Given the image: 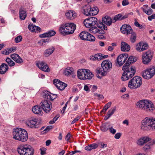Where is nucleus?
I'll list each match as a JSON object with an SVG mask.
<instances>
[{"instance_id": "f257e3e1", "label": "nucleus", "mask_w": 155, "mask_h": 155, "mask_svg": "<svg viewBox=\"0 0 155 155\" xmlns=\"http://www.w3.org/2000/svg\"><path fill=\"white\" fill-rule=\"evenodd\" d=\"M13 135L14 139L22 142L26 141L28 138L27 132L24 129L20 128L14 129Z\"/></svg>"}, {"instance_id": "f03ea898", "label": "nucleus", "mask_w": 155, "mask_h": 155, "mask_svg": "<svg viewBox=\"0 0 155 155\" xmlns=\"http://www.w3.org/2000/svg\"><path fill=\"white\" fill-rule=\"evenodd\" d=\"M102 68H98L95 70L97 74H100L101 76H105L107 72L110 71L112 68V64L109 61L105 60L101 64Z\"/></svg>"}, {"instance_id": "7ed1b4c3", "label": "nucleus", "mask_w": 155, "mask_h": 155, "mask_svg": "<svg viewBox=\"0 0 155 155\" xmlns=\"http://www.w3.org/2000/svg\"><path fill=\"white\" fill-rule=\"evenodd\" d=\"M136 106L137 108L142 109L147 112L152 111L155 109L152 102L147 100L139 101L136 103Z\"/></svg>"}, {"instance_id": "20e7f679", "label": "nucleus", "mask_w": 155, "mask_h": 155, "mask_svg": "<svg viewBox=\"0 0 155 155\" xmlns=\"http://www.w3.org/2000/svg\"><path fill=\"white\" fill-rule=\"evenodd\" d=\"M76 28V25L74 23H67L61 25L59 31L61 34L65 35L73 33Z\"/></svg>"}, {"instance_id": "39448f33", "label": "nucleus", "mask_w": 155, "mask_h": 155, "mask_svg": "<svg viewBox=\"0 0 155 155\" xmlns=\"http://www.w3.org/2000/svg\"><path fill=\"white\" fill-rule=\"evenodd\" d=\"M141 128L143 130L155 129V119L147 117L142 121Z\"/></svg>"}, {"instance_id": "423d86ee", "label": "nucleus", "mask_w": 155, "mask_h": 155, "mask_svg": "<svg viewBox=\"0 0 155 155\" xmlns=\"http://www.w3.org/2000/svg\"><path fill=\"white\" fill-rule=\"evenodd\" d=\"M122 69L124 71L121 78L122 80L124 81L127 80L131 78L134 75L136 72L135 68L133 66L129 68V67L124 65Z\"/></svg>"}, {"instance_id": "0eeeda50", "label": "nucleus", "mask_w": 155, "mask_h": 155, "mask_svg": "<svg viewBox=\"0 0 155 155\" xmlns=\"http://www.w3.org/2000/svg\"><path fill=\"white\" fill-rule=\"evenodd\" d=\"M17 150L20 155H33L34 152L33 148L31 146L26 144L19 146Z\"/></svg>"}, {"instance_id": "6e6552de", "label": "nucleus", "mask_w": 155, "mask_h": 155, "mask_svg": "<svg viewBox=\"0 0 155 155\" xmlns=\"http://www.w3.org/2000/svg\"><path fill=\"white\" fill-rule=\"evenodd\" d=\"M142 83L140 77H134L129 82L128 86L131 89H136L140 87Z\"/></svg>"}, {"instance_id": "1a4fd4ad", "label": "nucleus", "mask_w": 155, "mask_h": 155, "mask_svg": "<svg viewBox=\"0 0 155 155\" xmlns=\"http://www.w3.org/2000/svg\"><path fill=\"white\" fill-rule=\"evenodd\" d=\"M112 23V20L111 18L108 16H105L102 18V22L99 21V24H97V26L99 28H103L104 30H107V26L105 25H110Z\"/></svg>"}, {"instance_id": "9d476101", "label": "nucleus", "mask_w": 155, "mask_h": 155, "mask_svg": "<svg viewBox=\"0 0 155 155\" xmlns=\"http://www.w3.org/2000/svg\"><path fill=\"white\" fill-rule=\"evenodd\" d=\"M41 107L46 113H48L52 107L51 103L49 100H42L40 104Z\"/></svg>"}, {"instance_id": "9b49d317", "label": "nucleus", "mask_w": 155, "mask_h": 155, "mask_svg": "<svg viewBox=\"0 0 155 155\" xmlns=\"http://www.w3.org/2000/svg\"><path fill=\"white\" fill-rule=\"evenodd\" d=\"M155 74V67L153 66L147 69L143 73L142 76L145 79H149L152 77Z\"/></svg>"}, {"instance_id": "f8f14e48", "label": "nucleus", "mask_w": 155, "mask_h": 155, "mask_svg": "<svg viewBox=\"0 0 155 155\" xmlns=\"http://www.w3.org/2000/svg\"><path fill=\"white\" fill-rule=\"evenodd\" d=\"M28 126L31 128H36L39 127L40 122L36 118L31 117L29 118L26 122Z\"/></svg>"}, {"instance_id": "ddd939ff", "label": "nucleus", "mask_w": 155, "mask_h": 155, "mask_svg": "<svg viewBox=\"0 0 155 155\" xmlns=\"http://www.w3.org/2000/svg\"><path fill=\"white\" fill-rule=\"evenodd\" d=\"M153 57V53L148 51L143 55L142 61L144 64H147L150 62Z\"/></svg>"}, {"instance_id": "4468645a", "label": "nucleus", "mask_w": 155, "mask_h": 155, "mask_svg": "<svg viewBox=\"0 0 155 155\" xmlns=\"http://www.w3.org/2000/svg\"><path fill=\"white\" fill-rule=\"evenodd\" d=\"M53 83L55 85L57 88L61 91L64 90L65 87L67 86V84L57 79H55L54 80Z\"/></svg>"}, {"instance_id": "2eb2a0df", "label": "nucleus", "mask_w": 155, "mask_h": 155, "mask_svg": "<svg viewBox=\"0 0 155 155\" xmlns=\"http://www.w3.org/2000/svg\"><path fill=\"white\" fill-rule=\"evenodd\" d=\"M128 57V55L127 54L119 55L117 58V63L120 66H122L126 61Z\"/></svg>"}, {"instance_id": "dca6fc26", "label": "nucleus", "mask_w": 155, "mask_h": 155, "mask_svg": "<svg viewBox=\"0 0 155 155\" xmlns=\"http://www.w3.org/2000/svg\"><path fill=\"white\" fill-rule=\"evenodd\" d=\"M122 33L127 34H130L132 33L133 30L131 26L129 25H123L120 28Z\"/></svg>"}, {"instance_id": "f3484780", "label": "nucleus", "mask_w": 155, "mask_h": 155, "mask_svg": "<svg viewBox=\"0 0 155 155\" xmlns=\"http://www.w3.org/2000/svg\"><path fill=\"white\" fill-rule=\"evenodd\" d=\"M37 66L41 70L46 72L50 71V69L45 63L43 62H39L36 64Z\"/></svg>"}, {"instance_id": "a211bd4d", "label": "nucleus", "mask_w": 155, "mask_h": 155, "mask_svg": "<svg viewBox=\"0 0 155 155\" xmlns=\"http://www.w3.org/2000/svg\"><path fill=\"white\" fill-rule=\"evenodd\" d=\"M65 15L68 19L71 20L74 19L77 16L76 13L73 10H68L66 12Z\"/></svg>"}, {"instance_id": "6ab92c4d", "label": "nucleus", "mask_w": 155, "mask_h": 155, "mask_svg": "<svg viewBox=\"0 0 155 155\" xmlns=\"http://www.w3.org/2000/svg\"><path fill=\"white\" fill-rule=\"evenodd\" d=\"M12 59L16 63L21 64L23 62L22 59L18 54H13L10 56Z\"/></svg>"}, {"instance_id": "aec40b11", "label": "nucleus", "mask_w": 155, "mask_h": 155, "mask_svg": "<svg viewBox=\"0 0 155 155\" xmlns=\"http://www.w3.org/2000/svg\"><path fill=\"white\" fill-rule=\"evenodd\" d=\"M151 140V138L148 137H141L138 140L137 143L138 145L142 146L144 144V143H146Z\"/></svg>"}, {"instance_id": "412c9836", "label": "nucleus", "mask_w": 155, "mask_h": 155, "mask_svg": "<svg viewBox=\"0 0 155 155\" xmlns=\"http://www.w3.org/2000/svg\"><path fill=\"white\" fill-rule=\"evenodd\" d=\"M148 48V45L147 44L140 42L136 49L138 51H142L147 49Z\"/></svg>"}, {"instance_id": "4be33fe9", "label": "nucleus", "mask_w": 155, "mask_h": 155, "mask_svg": "<svg viewBox=\"0 0 155 155\" xmlns=\"http://www.w3.org/2000/svg\"><path fill=\"white\" fill-rule=\"evenodd\" d=\"M91 6L87 5L84 6L82 8V10L83 13L85 15L87 16H91V13L89 12H90Z\"/></svg>"}, {"instance_id": "5701e85b", "label": "nucleus", "mask_w": 155, "mask_h": 155, "mask_svg": "<svg viewBox=\"0 0 155 155\" xmlns=\"http://www.w3.org/2000/svg\"><path fill=\"white\" fill-rule=\"evenodd\" d=\"M55 50L54 47L53 46L46 49L44 51V55L45 57H48L52 54Z\"/></svg>"}, {"instance_id": "b1692460", "label": "nucleus", "mask_w": 155, "mask_h": 155, "mask_svg": "<svg viewBox=\"0 0 155 155\" xmlns=\"http://www.w3.org/2000/svg\"><path fill=\"white\" fill-rule=\"evenodd\" d=\"M85 80H91L93 77L94 75L92 72L87 69H85Z\"/></svg>"}, {"instance_id": "393cba45", "label": "nucleus", "mask_w": 155, "mask_h": 155, "mask_svg": "<svg viewBox=\"0 0 155 155\" xmlns=\"http://www.w3.org/2000/svg\"><path fill=\"white\" fill-rule=\"evenodd\" d=\"M121 50L123 51H128L130 49V46L126 42L122 41L121 43Z\"/></svg>"}, {"instance_id": "a878e982", "label": "nucleus", "mask_w": 155, "mask_h": 155, "mask_svg": "<svg viewBox=\"0 0 155 155\" xmlns=\"http://www.w3.org/2000/svg\"><path fill=\"white\" fill-rule=\"evenodd\" d=\"M85 74V69H80L77 71L78 77L80 80H84Z\"/></svg>"}, {"instance_id": "bb28decb", "label": "nucleus", "mask_w": 155, "mask_h": 155, "mask_svg": "<svg viewBox=\"0 0 155 155\" xmlns=\"http://www.w3.org/2000/svg\"><path fill=\"white\" fill-rule=\"evenodd\" d=\"M56 33L54 30H50L47 32L44 33L40 35V37L41 38H44L46 37H51L54 36Z\"/></svg>"}, {"instance_id": "cd10ccee", "label": "nucleus", "mask_w": 155, "mask_h": 155, "mask_svg": "<svg viewBox=\"0 0 155 155\" xmlns=\"http://www.w3.org/2000/svg\"><path fill=\"white\" fill-rule=\"evenodd\" d=\"M8 67L6 64L2 63L0 66V74H4L8 70Z\"/></svg>"}, {"instance_id": "c85d7f7f", "label": "nucleus", "mask_w": 155, "mask_h": 155, "mask_svg": "<svg viewBox=\"0 0 155 155\" xmlns=\"http://www.w3.org/2000/svg\"><path fill=\"white\" fill-rule=\"evenodd\" d=\"M40 107V106L38 105L35 106L32 109V112L35 114L39 115H41L42 110Z\"/></svg>"}, {"instance_id": "c756f323", "label": "nucleus", "mask_w": 155, "mask_h": 155, "mask_svg": "<svg viewBox=\"0 0 155 155\" xmlns=\"http://www.w3.org/2000/svg\"><path fill=\"white\" fill-rule=\"evenodd\" d=\"M137 60V58L135 57L132 56H130L124 65H125L126 66L129 67V65L130 64L132 63H134Z\"/></svg>"}, {"instance_id": "7c9ffc66", "label": "nucleus", "mask_w": 155, "mask_h": 155, "mask_svg": "<svg viewBox=\"0 0 155 155\" xmlns=\"http://www.w3.org/2000/svg\"><path fill=\"white\" fill-rule=\"evenodd\" d=\"M102 54H95L94 55L91 56L90 57V60L92 61H99L102 60Z\"/></svg>"}, {"instance_id": "2f4dec72", "label": "nucleus", "mask_w": 155, "mask_h": 155, "mask_svg": "<svg viewBox=\"0 0 155 155\" xmlns=\"http://www.w3.org/2000/svg\"><path fill=\"white\" fill-rule=\"evenodd\" d=\"M116 106L114 107L113 108L110 109L107 113L104 118L105 120H107L111 115H112L114 113L116 110Z\"/></svg>"}, {"instance_id": "473e14b6", "label": "nucleus", "mask_w": 155, "mask_h": 155, "mask_svg": "<svg viewBox=\"0 0 155 155\" xmlns=\"http://www.w3.org/2000/svg\"><path fill=\"white\" fill-rule=\"evenodd\" d=\"M91 9L90 12H89L91 13V16L97 15L99 12L98 8L96 6L94 5L92 7L91 6Z\"/></svg>"}, {"instance_id": "72a5a7b5", "label": "nucleus", "mask_w": 155, "mask_h": 155, "mask_svg": "<svg viewBox=\"0 0 155 155\" xmlns=\"http://www.w3.org/2000/svg\"><path fill=\"white\" fill-rule=\"evenodd\" d=\"M98 144L97 143H93L86 146L85 147V149L87 150L90 151L92 150L97 148L98 147Z\"/></svg>"}, {"instance_id": "f704fd0d", "label": "nucleus", "mask_w": 155, "mask_h": 155, "mask_svg": "<svg viewBox=\"0 0 155 155\" xmlns=\"http://www.w3.org/2000/svg\"><path fill=\"white\" fill-rule=\"evenodd\" d=\"M90 21V22L91 24V26H94L95 25L97 26V24H99V21L97 18L95 17H90L87 19Z\"/></svg>"}, {"instance_id": "c9c22d12", "label": "nucleus", "mask_w": 155, "mask_h": 155, "mask_svg": "<svg viewBox=\"0 0 155 155\" xmlns=\"http://www.w3.org/2000/svg\"><path fill=\"white\" fill-rule=\"evenodd\" d=\"M20 18L21 20H24L27 16L26 12L22 9H20L19 11Z\"/></svg>"}, {"instance_id": "e433bc0d", "label": "nucleus", "mask_w": 155, "mask_h": 155, "mask_svg": "<svg viewBox=\"0 0 155 155\" xmlns=\"http://www.w3.org/2000/svg\"><path fill=\"white\" fill-rule=\"evenodd\" d=\"M88 32L84 31L81 32L79 36L80 38L83 40L86 41L87 39V37L88 34Z\"/></svg>"}, {"instance_id": "4c0bfd02", "label": "nucleus", "mask_w": 155, "mask_h": 155, "mask_svg": "<svg viewBox=\"0 0 155 155\" xmlns=\"http://www.w3.org/2000/svg\"><path fill=\"white\" fill-rule=\"evenodd\" d=\"M51 93L47 91H45L43 93V96L45 99L49 100L50 98H51L50 95Z\"/></svg>"}, {"instance_id": "58836bf2", "label": "nucleus", "mask_w": 155, "mask_h": 155, "mask_svg": "<svg viewBox=\"0 0 155 155\" xmlns=\"http://www.w3.org/2000/svg\"><path fill=\"white\" fill-rule=\"evenodd\" d=\"M5 61L10 67L13 66L15 65V63L9 58H7Z\"/></svg>"}, {"instance_id": "ea45409f", "label": "nucleus", "mask_w": 155, "mask_h": 155, "mask_svg": "<svg viewBox=\"0 0 155 155\" xmlns=\"http://www.w3.org/2000/svg\"><path fill=\"white\" fill-rule=\"evenodd\" d=\"M87 37V38L86 39V41H95V37L89 33H88V35Z\"/></svg>"}, {"instance_id": "a19ab883", "label": "nucleus", "mask_w": 155, "mask_h": 155, "mask_svg": "<svg viewBox=\"0 0 155 155\" xmlns=\"http://www.w3.org/2000/svg\"><path fill=\"white\" fill-rule=\"evenodd\" d=\"M100 129L102 131L104 132L107 131L109 129L107 125L106 124H102L100 127Z\"/></svg>"}, {"instance_id": "79ce46f5", "label": "nucleus", "mask_w": 155, "mask_h": 155, "mask_svg": "<svg viewBox=\"0 0 155 155\" xmlns=\"http://www.w3.org/2000/svg\"><path fill=\"white\" fill-rule=\"evenodd\" d=\"M98 29L97 27L94 26L90 28L89 30L91 33L96 34L97 33Z\"/></svg>"}, {"instance_id": "37998d69", "label": "nucleus", "mask_w": 155, "mask_h": 155, "mask_svg": "<svg viewBox=\"0 0 155 155\" xmlns=\"http://www.w3.org/2000/svg\"><path fill=\"white\" fill-rule=\"evenodd\" d=\"M130 34H131L130 38L131 41L132 43H134L135 41L136 38V34L133 31L132 33Z\"/></svg>"}, {"instance_id": "c03bdc74", "label": "nucleus", "mask_w": 155, "mask_h": 155, "mask_svg": "<svg viewBox=\"0 0 155 155\" xmlns=\"http://www.w3.org/2000/svg\"><path fill=\"white\" fill-rule=\"evenodd\" d=\"M73 68H72L68 67L67 68L65 72V74L66 75H68L71 74L72 72Z\"/></svg>"}, {"instance_id": "a18cd8bd", "label": "nucleus", "mask_w": 155, "mask_h": 155, "mask_svg": "<svg viewBox=\"0 0 155 155\" xmlns=\"http://www.w3.org/2000/svg\"><path fill=\"white\" fill-rule=\"evenodd\" d=\"M84 23L85 27L87 28H89L92 26H91V24L90 22V21H89V20L87 19H86L84 20Z\"/></svg>"}, {"instance_id": "49530a36", "label": "nucleus", "mask_w": 155, "mask_h": 155, "mask_svg": "<svg viewBox=\"0 0 155 155\" xmlns=\"http://www.w3.org/2000/svg\"><path fill=\"white\" fill-rule=\"evenodd\" d=\"M151 142H150L149 143L147 144L143 147V149L145 151H147L149 150L152 147Z\"/></svg>"}, {"instance_id": "de8ad7c7", "label": "nucleus", "mask_w": 155, "mask_h": 155, "mask_svg": "<svg viewBox=\"0 0 155 155\" xmlns=\"http://www.w3.org/2000/svg\"><path fill=\"white\" fill-rule=\"evenodd\" d=\"M49 42V40L48 39H43L40 41L38 42L41 45H45L44 43H48Z\"/></svg>"}, {"instance_id": "09e8293b", "label": "nucleus", "mask_w": 155, "mask_h": 155, "mask_svg": "<svg viewBox=\"0 0 155 155\" xmlns=\"http://www.w3.org/2000/svg\"><path fill=\"white\" fill-rule=\"evenodd\" d=\"M121 17L122 15L119 14L115 16L114 18V20H115V21L117 20H121Z\"/></svg>"}, {"instance_id": "8fccbe9b", "label": "nucleus", "mask_w": 155, "mask_h": 155, "mask_svg": "<svg viewBox=\"0 0 155 155\" xmlns=\"http://www.w3.org/2000/svg\"><path fill=\"white\" fill-rule=\"evenodd\" d=\"M22 37L21 35H19L15 38V42L18 43L20 42L22 40Z\"/></svg>"}, {"instance_id": "3c124183", "label": "nucleus", "mask_w": 155, "mask_h": 155, "mask_svg": "<svg viewBox=\"0 0 155 155\" xmlns=\"http://www.w3.org/2000/svg\"><path fill=\"white\" fill-rule=\"evenodd\" d=\"M36 26H34L33 25H29L28 26V29L34 32L35 31Z\"/></svg>"}, {"instance_id": "603ef678", "label": "nucleus", "mask_w": 155, "mask_h": 155, "mask_svg": "<svg viewBox=\"0 0 155 155\" xmlns=\"http://www.w3.org/2000/svg\"><path fill=\"white\" fill-rule=\"evenodd\" d=\"M50 96L51 98H50L49 100L53 101V100L56 98L57 97V95L55 94H51Z\"/></svg>"}, {"instance_id": "864d4df0", "label": "nucleus", "mask_w": 155, "mask_h": 155, "mask_svg": "<svg viewBox=\"0 0 155 155\" xmlns=\"http://www.w3.org/2000/svg\"><path fill=\"white\" fill-rule=\"evenodd\" d=\"M7 49L10 54L12 52H15L16 51V48L15 47H13V48H7Z\"/></svg>"}, {"instance_id": "5fc2aeb1", "label": "nucleus", "mask_w": 155, "mask_h": 155, "mask_svg": "<svg viewBox=\"0 0 155 155\" xmlns=\"http://www.w3.org/2000/svg\"><path fill=\"white\" fill-rule=\"evenodd\" d=\"M153 12V10L150 8H149L147 11L146 14L148 15H150L152 14Z\"/></svg>"}, {"instance_id": "6e6d98bb", "label": "nucleus", "mask_w": 155, "mask_h": 155, "mask_svg": "<svg viewBox=\"0 0 155 155\" xmlns=\"http://www.w3.org/2000/svg\"><path fill=\"white\" fill-rule=\"evenodd\" d=\"M41 154V155H44L46 153V149L44 147H42L40 149Z\"/></svg>"}, {"instance_id": "4d7b16f0", "label": "nucleus", "mask_w": 155, "mask_h": 155, "mask_svg": "<svg viewBox=\"0 0 155 155\" xmlns=\"http://www.w3.org/2000/svg\"><path fill=\"white\" fill-rule=\"evenodd\" d=\"M99 145H100L101 146L100 147L101 148H104V147H106L107 146V144L106 143H103L102 142H99L98 143V144Z\"/></svg>"}, {"instance_id": "13d9d810", "label": "nucleus", "mask_w": 155, "mask_h": 155, "mask_svg": "<svg viewBox=\"0 0 155 155\" xmlns=\"http://www.w3.org/2000/svg\"><path fill=\"white\" fill-rule=\"evenodd\" d=\"M100 28L101 29H98L97 33H98L99 34H100V35H104V34L105 32L103 30L104 29H103V28Z\"/></svg>"}, {"instance_id": "bf43d9fd", "label": "nucleus", "mask_w": 155, "mask_h": 155, "mask_svg": "<svg viewBox=\"0 0 155 155\" xmlns=\"http://www.w3.org/2000/svg\"><path fill=\"white\" fill-rule=\"evenodd\" d=\"M122 4L124 6L128 5L129 4L128 0H123L122 2Z\"/></svg>"}, {"instance_id": "052dcab7", "label": "nucleus", "mask_w": 155, "mask_h": 155, "mask_svg": "<svg viewBox=\"0 0 155 155\" xmlns=\"http://www.w3.org/2000/svg\"><path fill=\"white\" fill-rule=\"evenodd\" d=\"M134 25L135 26L138 27L140 29L142 28L143 27L142 25L139 24V23L137 21L135 22Z\"/></svg>"}, {"instance_id": "680f3d73", "label": "nucleus", "mask_w": 155, "mask_h": 155, "mask_svg": "<svg viewBox=\"0 0 155 155\" xmlns=\"http://www.w3.org/2000/svg\"><path fill=\"white\" fill-rule=\"evenodd\" d=\"M94 95L98 97V99H103L104 98L103 95L97 94V93L95 94Z\"/></svg>"}, {"instance_id": "e2e57ef3", "label": "nucleus", "mask_w": 155, "mask_h": 155, "mask_svg": "<svg viewBox=\"0 0 155 155\" xmlns=\"http://www.w3.org/2000/svg\"><path fill=\"white\" fill-rule=\"evenodd\" d=\"M109 130L110 132L113 134H114L116 132V130L113 128L112 127L109 128Z\"/></svg>"}, {"instance_id": "0e129e2a", "label": "nucleus", "mask_w": 155, "mask_h": 155, "mask_svg": "<svg viewBox=\"0 0 155 155\" xmlns=\"http://www.w3.org/2000/svg\"><path fill=\"white\" fill-rule=\"evenodd\" d=\"M121 134L120 133H118L116 134L114 136V138L117 139H119L121 136Z\"/></svg>"}, {"instance_id": "69168bd1", "label": "nucleus", "mask_w": 155, "mask_h": 155, "mask_svg": "<svg viewBox=\"0 0 155 155\" xmlns=\"http://www.w3.org/2000/svg\"><path fill=\"white\" fill-rule=\"evenodd\" d=\"M148 18L149 21H151L152 19H155V14H153L151 16H148Z\"/></svg>"}, {"instance_id": "338daca9", "label": "nucleus", "mask_w": 155, "mask_h": 155, "mask_svg": "<svg viewBox=\"0 0 155 155\" xmlns=\"http://www.w3.org/2000/svg\"><path fill=\"white\" fill-rule=\"evenodd\" d=\"M52 128V126H47L46 128L44 130L45 132H48Z\"/></svg>"}, {"instance_id": "774afa93", "label": "nucleus", "mask_w": 155, "mask_h": 155, "mask_svg": "<svg viewBox=\"0 0 155 155\" xmlns=\"http://www.w3.org/2000/svg\"><path fill=\"white\" fill-rule=\"evenodd\" d=\"M80 117L79 116L77 117L76 118H75L72 121L71 124H74L75 123L76 121H78V120H79L80 119Z\"/></svg>"}]
</instances>
